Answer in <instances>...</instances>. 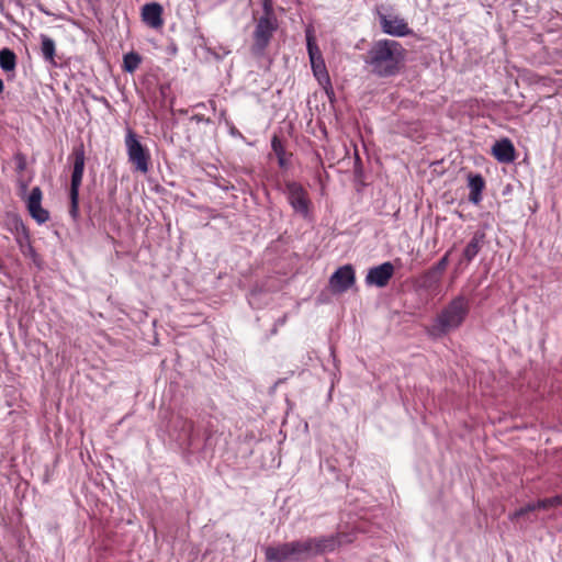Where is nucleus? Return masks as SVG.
<instances>
[{"mask_svg": "<svg viewBox=\"0 0 562 562\" xmlns=\"http://www.w3.org/2000/svg\"><path fill=\"white\" fill-rule=\"evenodd\" d=\"M195 106H196V108H204V106H205V104H204V103H199V104H196Z\"/></svg>", "mask_w": 562, "mask_h": 562, "instance_id": "obj_35", "label": "nucleus"}, {"mask_svg": "<svg viewBox=\"0 0 562 562\" xmlns=\"http://www.w3.org/2000/svg\"><path fill=\"white\" fill-rule=\"evenodd\" d=\"M441 276L431 268L420 278V286L426 290H432L438 286Z\"/></svg>", "mask_w": 562, "mask_h": 562, "instance_id": "obj_20", "label": "nucleus"}, {"mask_svg": "<svg viewBox=\"0 0 562 562\" xmlns=\"http://www.w3.org/2000/svg\"><path fill=\"white\" fill-rule=\"evenodd\" d=\"M14 223H15V228H16V231H18V232H19V231H21V232H22V234H23V236L27 239V237H29V235H27V231H26V228H25L24 224L22 223V221H21V220H19V218H15Z\"/></svg>", "mask_w": 562, "mask_h": 562, "instance_id": "obj_29", "label": "nucleus"}, {"mask_svg": "<svg viewBox=\"0 0 562 562\" xmlns=\"http://www.w3.org/2000/svg\"><path fill=\"white\" fill-rule=\"evenodd\" d=\"M448 262V254H446L431 269L441 276L447 269Z\"/></svg>", "mask_w": 562, "mask_h": 562, "instance_id": "obj_27", "label": "nucleus"}, {"mask_svg": "<svg viewBox=\"0 0 562 562\" xmlns=\"http://www.w3.org/2000/svg\"><path fill=\"white\" fill-rule=\"evenodd\" d=\"M13 159H14V162H15L16 171L19 173L23 172L26 169V166H27V161H26L25 155L22 154V153H16L14 155Z\"/></svg>", "mask_w": 562, "mask_h": 562, "instance_id": "obj_26", "label": "nucleus"}, {"mask_svg": "<svg viewBox=\"0 0 562 562\" xmlns=\"http://www.w3.org/2000/svg\"><path fill=\"white\" fill-rule=\"evenodd\" d=\"M537 506L541 509L560 507L562 506V494L549 498L539 499L537 501Z\"/></svg>", "mask_w": 562, "mask_h": 562, "instance_id": "obj_23", "label": "nucleus"}, {"mask_svg": "<svg viewBox=\"0 0 562 562\" xmlns=\"http://www.w3.org/2000/svg\"><path fill=\"white\" fill-rule=\"evenodd\" d=\"M340 538V535H329L303 539L307 560L318 554L335 551L341 544Z\"/></svg>", "mask_w": 562, "mask_h": 562, "instance_id": "obj_8", "label": "nucleus"}, {"mask_svg": "<svg viewBox=\"0 0 562 562\" xmlns=\"http://www.w3.org/2000/svg\"><path fill=\"white\" fill-rule=\"evenodd\" d=\"M210 105L212 106L213 110H215V102L214 101H209Z\"/></svg>", "mask_w": 562, "mask_h": 562, "instance_id": "obj_34", "label": "nucleus"}, {"mask_svg": "<svg viewBox=\"0 0 562 562\" xmlns=\"http://www.w3.org/2000/svg\"><path fill=\"white\" fill-rule=\"evenodd\" d=\"M485 234L483 232H475L469 244L463 250V258L467 262H471L484 244Z\"/></svg>", "mask_w": 562, "mask_h": 562, "instance_id": "obj_16", "label": "nucleus"}, {"mask_svg": "<svg viewBox=\"0 0 562 562\" xmlns=\"http://www.w3.org/2000/svg\"><path fill=\"white\" fill-rule=\"evenodd\" d=\"M468 188L470 190L469 201L479 204L482 201V192L485 188V181L480 173H470L468 176Z\"/></svg>", "mask_w": 562, "mask_h": 562, "instance_id": "obj_15", "label": "nucleus"}, {"mask_svg": "<svg viewBox=\"0 0 562 562\" xmlns=\"http://www.w3.org/2000/svg\"><path fill=\"white\" fill-rule=\"evenodd\" d=\"M469 311V300L463 295L456 296L437 315L429 329L430 335L439 337L458 329L465 321Z\"/></svg>", "mask_w": 562, "mask_h": 562, "instance_id": "obj_2", "label": "nucleus"}, {"mask_svg": "<svg viewBox=\"0 0 562 562\" xmlns=\"http://www.w3.org/2000/svg\"><path fill=\"white\" fill-rule=\"evenodd\" d=\"M286 322V315H283L282 317H280L277 322H276V326H282L284 325Z\"/></svg>", "mask_w": 562, "mask_h": 562, "instance_id": "obj_31", "label": "nucleus"}, {"mask_svg": "<svg viewBox=\"0 0 562 562\" xmlns=\"http://www.w3.org/2000/svg\"><path fill=\"white\" fill-rule=\"evenodd\" d=\"M305 550L303 539L263 547L266 562H303L307 560Z\"/></svg>", "mask_w": 562, "mask_h": 562, "instance_id": "obj_3", "label": "nucleus"}, {"mask_svg": "<svg viewBox=\"0 0 562 562\" xmlns=\"http://www.w3.org/2000/svg\"><path fill=\"white\" fill-rule=\"evenodd\" d=\"M140 61L142 58L137 53H127L123 58V68L126 72L133 74L138 68Z\"/></svg>", "mask_w": 562, "mask_h": 562, "instance_id": "obj_21", "label": "nucleus"}, {"mask_svg": "<svg viewBox=\"0 0 562 562\" xmlns=\"http://www.w3.org/2000/svg\"><path fill=\"white\" fill-rule=\"evenodd\" d=\"M306 46L314 77L325 89L331 87L330 77L327 71L325 60L311 31L306 32Z\"/></svg>", "mask_w": 562, "mask_h": 562, "instance_id": "obj_7", "label": "nucleus"}, {"mask_svg": "<svg viewBox=\"0 0 562 562\" xmlns=\"http://www.w3.org/2000/svg\"><path fill=\"white\" fill-rule=\"evenodd\" d=\"M278 26L276 15H262L257 20L252 34L251 52L254 55L261 56L265 53Z\"/></svg>", "mask_w": 562, "mask_h": 562, "instance_id": "obj_5", "label": "nucleus"}, {"mask_svg": "<svg viewBox=\"0 0 562 562\" xmlns=\"http://www.w3.org/2000/svg\"><path fill=\"white\" fill-rule=\"evenodd\" d=\"M31 216L38 223L43 224L49 220V213L42 207L41 204L27 209Z\"/></svg>", "mask_w": 562, "mask_h": 562, "instance_id": "obj_22", "label": "nucleus"}, {"mask_svg": "<svg viewBox=\"0 0 562 562\" xmlns=\"http://www.w3.org/2000/svg\"><path fill=\"white\" fill-rule=\"evenodd\" d=\"M394 274V266L390 261H385L379 266L368 270L366 276V284L369 286L384 288Z\"/></svg>", "mask_w": 562, "mask_h": 562, "instance_id": "obj_12", "label": "nucleus"}, {"mask_svg": "<svg viewBox=\"0 0 562 562\" xmlns=\"http://www.w3.org/2000/svg\"><path fill=\"white\" fill-rule=\"evenodd\" d=\"M492 154L499 162L504 164L512 162L515 159V148L508 138L495 142L492 147Z\"/></svg>", "mask_w": 562, "mask_h": 562, "instance_id": "obj_14", "label": "nucleus"}, {"mask_svg": "<svg viewBox=\"0 0 562 562\" xmlns=\"http://www.w3.org/2000/svg\"><path fill=\"white\" fill-rule=\"evenodd\" d=\"M16 66V56L13 50L3 48L0 50V67L3 71H13Z\"/></svg>", "mask_w": 562, "mask_h": 562, "instance_id": "obj_18", "label": "nucleus"}, {"mask_svg": "<svg viewBox=\"0 0 562 562\" xmlns=\"http://www.w3.org/2000/svg\"><path fill=\"white\" fill-rule=\"evenodd\" d=\"M3 88H4L3 82H2V80L0 79V93L3 91Z\"/></svg>", "mask_w": 562, "mask_h": 562, "instance_id": "obj_33", "label": "nucleus"}, {"mask_svg": "<svg viewBox=\"0 0 562 562\" xmlns=\"http://www.w3.org/2000/svg\"><path fill=\"white\" fill-rule=\"evenodd\" d=\"M537 509H540L538 506H537V502L535 503H529L527 504L526 506L515 510L514 513H512L509 515V519L512 521H515L517 519H519L520 517L525 516L526 514L530 513V512H533V510H537Z\"/></svg>", "mask_w": 562, "mask_h": 562, "instance_id": "obj_24", "label": "nucleus"}, {"mask_svg": "<svg viewBox=\"0 0 562 562\" xmlns=\"http://www.w3.org/2000/svg\"><path fill=\"white\" fill-rule=\"evenodd\" d=\"M263 14L262 15H274L272 0H261Z\"/></svg>", "mask_w": 562, "mask_h": 562, "instance_id": "obj_28", "label": "nucleus"}, {"mask_svg": "<svg viewBox=\"0 0 562 562\" xmlns=\"http://www.w3.org/2000/svg\"><path fill=\"white\" fill-rule=\"evenodd\" d=\"M191 121H195L196 123H206L210 124L211 120L209 117H205L202 114H194L191 116Z\"/></svg>", "mask_w": 562, "mask_h": 562, "instance_id": "obj_30", "label": "nucleus"}, {"mask_svg": "<svg viewBox=\"0 0 562 562\" xmlns=\"http://www.w3.org/2000/svg\"><path fill=\"white\" fill-rule=\"evenodd\" d=\"M404 58L401 43L394 40H380L367 53L366 64L379 77H391L398 72Z\"/></svg>", "mask_w": 562, "mask_h": 562, "instance_id": "obj_1", "label": "nucleus"}, {"mask_svg": "<svg viewBox=\"0 0 562 562\" xmlns=\"http://www.w3.org/2000/svg\"><path fill=\"white\" fill-rule=\"evenodd\" d=\"M142 20L151 29H160L164 25L162 7L157 2L146 3L142 8Z\"/></svg>", "mask_w": 562, "mask_h": 562, "instance_id": "obj_13", "label": "nucleus"}, {"mask_svg": "<svg viewBox=\"0 0 562 562\" xmlns=\"http://www.w3.org/2000/svg\"><path fill=\"white\" fill-rule=\"evenodd\" d=\"M379 21L382 32L391 36L403 37L412 33L408 24L398 15L379 12Z\"/></svg>", "mask_w": 562, "mask_h": 562, "instance_id": "obj_10", "label": "nucleus"}, {"mask_svg": "<svg viewBox=\"0 0 562 562\" xmlns=\"http://www.w3.org/2000/svg\"><path fill=\"white\" fill-rule=\"evenodd\" d=\"M26 188H27V184H26V183H22L21 189H22V192H23V193H25Z\"/></svg>", "mask_w": 562, "mask_h": 562, "instance_id": "obj_32", "label": "nucleus"}, {"mask_svg": "<svg viewBox=\"0 0 562 562\" xmlns=\"http://www.w3.org/2000/svg\"><path fill=\"white\" fill-rule=\"evenodd\" d=\"M42 196H43V193H42L41 188L40 187H34L32 189L31 193L29 194L27 200H26L27 209L31 207V206L41 204L42 203Z\"/></svg>", "mask_w": 562, "mask_h": 562, "instance_id": "obj_25", "label": "nucleus"}, {"mask_svg": "<svg viewBox=\"0 0 562 562\" xmlns=\"http://www.w3.org/2000/svg\"><path fill=\"white\" fill-rule=\"evenodd\" d=\"M125 146L128 161L133 165L134 170L147 173L150 164L149 150L138 140L137 135L131 128L125 135Z\"/></svg>", "mask_w": 562, "mask_h": 562, "instance_id": "obj_6", "label": "nucleus"}, {"mask_svg": "<svg viewBox=\"0 0 562 562\" xmlns=\"http://www.w3.org/2000/svg\"><path fill=\"white\" fill-rule=\"evenodd\" d=\"M41 53L46 63L50 66H56L55 56H56V44L53 38L45 34H41Z\"/></svg>", "mask_w": 562, "mask_h": 562, "instance_id": "obj_17", "label": "nucleus"}, {"mask_svg": "<svg viewBox=\"0 0 562 562\" xmlns=\"http://www.w3.org/2000/svg\"><path fill=\"white\" fill-rule=\"evenodd\" d=\"M355 269L351 265L339 267L329 278L330 289L336 293L346 292L355 284Z\"/></svg>", "mask_w": 562, "mask_h": 562, "instance_id": "obj_11", "label": "nucleus"}, {"mask_svg": "<svg viewBox=\"0 0 562 562\" xmlns=\"http://www.w3.org/2000/svg\"><path fill=\"white\" fill-rule=\"evenodd\" d=\"M271 148L276 156L278 157L279 166L281 168H286L289 165V161L286 159V153L281 139L277 135H274L271 139Z\"/></svg>", "mask_w": 562, "mask_h": 562, "instance_id": "obj_19", "label": "nucleus"}, {"mask_svg": "<svg viewBox=\"0 0 562 562\" xmlns=\"http://www.w3.org/2000/svg\"><path fill=\"white\" fill-rule=\"evenodd\" d=\"M285 193L293 210L306 217L310 212V200L306 190L297 182H288Z\"/></svg>", "mask_w": 562, "mask_h": 562, "instance_id": "obj_9", "label": "nucleus"}, {"mask_svg": "<svg viewBox=\"0 0 562 562\" xmlns=\"http://www.w3.org/2000/svg\"><path fill=\"white\" fill-rule=\"evenodd\" d=\"M74 158V168L71 175L70 182V210L69 213L71 217L76 218L78 216V204H79V189L82 182L83 171H85V147L83 144L76 146L71 154Z\"/></svg>", "mask_w": 562, "mask_h": 562, "instance_id": "obj_4", "label": "nucleus"}]
</instances>
